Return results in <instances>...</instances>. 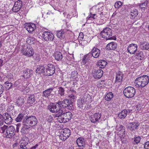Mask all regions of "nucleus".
I'll return each instance as SVG.
<instances>
[{
    "mask_svg": "<svg viewBox=\"0 0 149 149\" xmlns=\"http://www.w3.org/2000/svg\"><path fill=\"white\" fill-rule=\"evenodd\" d=\"M61 133V134L60 135L59 138L61 140L64 141L66 140L68 138L66 136L64 135L65 134L63 132Z\"/></svg>",
    "mask_w": 149,
    "mask_h": 149,
    "instance_id": "nucleus-45",
    "label": "nucleus"
},
{
    "mask_svg": "<svg viewBox=\"0 0 149 149\" xmlns=\"http://www.w3.org/2000/svg\"><path fill=\"white\" fill-rule=\"evenodd\" d=\"M33 58L37 61H39L40 59V55L38 54H35L33 56Z\"/></svg>",
    "mask_w": 149,
    "mask_h": 149,
    "instance_id": "nucleus-46",
    "label": "nucleus"
},
{
    "mask_svg": "<svg viewBox=\"0 0 149 149\" xmlns=\"http://www.w3.org/2000/svg\"><path fill=\"white\" fill-rule=\"evenodd\" d=\"M36 146H35L32 147V149H36Z\"/></svg>",
    "mask_w": 149,
    "mask_h": 149,
    "instance_id": "nucleus-62",
    "label": "nucleus"
},
{
    "mask_svg": "<svg viewBox=\"0 0 149 149\" xmlns=\"http://www.w3.org/2000/svg\"><path fill=\"white\" fill-rule=\"evenodd\" d=\"M148 3V1H146L142 3H139V6L142 8H145L146 7V6L147 5Z\"/></svg>",
    "mask_w": 149,
    "mask_h": 149,
    "instance_id": "nucleus-48",
    "label": "nucleus"
},
{
    "mask_svg": "<svg viewBox=\"0 0 149 149\" xmlns=\"http://www.w3.org/2000/svg\"><path fill=\"white\" fill-rule=\"evenodd\" d=\"M22 141L23 142H21L18 146L19 149H27L26 146L28 144V143L24 141Z\"/></svg>",
    "mask_w": 149,
    "mask_h": 149,
    "instance_id": "nucleus-33",
    "label": "nucleus"
},
{
    "mask_svg": "<svg viewBox=\"0 0 149 149\" xmlns=\"http://www.w3.org/2000/svg\"><path fill=\"white\" fill-rule=\"evenodd\" d=\"M23 72V74L22 75V76L24 79H27L29 78L30 77L29 74L28 72L27 71L26 69L24 70Z\"/></svg>",
    "mask_w": 149,
    "mask_h": 149,
    "instance_id": "nucleus-41",
    "label": "nucleus"
},
{
    "mask_svg": "<svg viewBox=\"0 0 149 149\" xmlns=\"http://www.w3.org/2000/svg\"><path fill=\"white\" fill-rule=\"evenodd\" d=\"M138 11L136 9H131L130 11L131 16L132 17L131 18H134L137 16L138 14Z\"/></svg>",
    "mask_w": 149,
    "mask_h": 149,
    "instance_id": "nucleus-37",
    "label": "nucleus"
},
{
    "mask_svg": "<svg viewBox=\"0 0 149 149\" xmlns=\"http://www.w3.org/2000/svg\"><path fill=\"white\" fill-rule=\"evenodd\" d=\"M123 93L126 97L131 98L134 96L136 93V91L134 87L128 86L124 90Z\"/></svg>",
    "mask_w": 149,
    "mask_h": 149,
    "instance_id": "nucleus-7",
    "label": "nucleus"
},
{
    "mask_svg": "<svg viewBox=\"0 0 149 149\" xmlns=\"http://www.w3.org/2000/svg\"><path fill=\"white\" fill-rule=\"evenodd\" d=\"M93 16V19H95L97 17V16H96V15L95 14H93L92 15Z\"/></svg>",
    "mask_w": 149,
    "mask_h": 149,
    "instance_id": "nucleus-57",
    "label": "nucleus"
},
{
    "mask_svg": "<svg viewBox=\"0 0 149 149\" xmlns=\"http://www.w3.org/2000/svg\"><path fill=\"white\" fill-rule=\"evenodd\" d=\"M27 71L28 72L29 74V75L30 77H31L33 75V71L31 70H30L27 68H26Z\"/></svg>",
    "mask_w": 149,
    "mask_h": 149,
    "instance_id": "nucleus-52",
    "label": "nucleus"
},
{
    "mask_svg": "<svg viewBox=\"0 0 149 149\" xmlns=\"http://www.w3.org/2000/svg\"><path fill=\"white\" fill-rule=\"evenodd\" d=\"M100 35V36L106 40H116V38L113 36L112 31L111 29L107 27L103 29L101 32Z\"/></svg>",
    "mask_w": 149,
    "mask_h": 149,
    "instance_id": "nucleus-5",
    "label": "nucleus"
},
{
    "mask_svg": "<svg viewBox=\"0 0 149 149\" xmlns=\"http://www.w3.org/2000/svg\"><path fill=\"white\" fill-rule=\"evenodd\" d=\"M101 117V114L99 113H94L93 115L90 117V119L92 123L97 122Z\"/></svg>",
    "mask_w": 149,
    "mask_h": 149,
    "instance_id": "nucleus-22",
    "label": "nucleus"
},
{
    "mask_svg": "<svg viewBox=\"0 0 149 149\" xmlns=\"http://www.w3.org/2000/svg\"><path fill=\"white\" fill-rule=\"evenodd\" d=\"M127 113L126 110H124L118 114V116L121 119H124L127 116Z\"/></svg>",
    "mask_w": 149,
    "mask_h": 149,
    "instance_id": "nucleus-29",
    "label": "nucleus"
},
{
    "mask_svg": "<svg viewBox=\"0 0 149 149\" xmlns=\"http://www.w3.org/2000/svg\"><path fill=\"white\" fill-rule=\"evenodd\" d=\"M136 55L138 57H140V60H141L143 58V53L141 51H138L136 53Z\"/></svg>",
    "mask_w": 149,
    "mask_h": 149,
    "instance_id": "nucleus-43",
    "label": "nucleus"
},
{
    "mask_svg": "<svg viewBox=\"0 0 149 149\" xmlns=\"http://www.w3.org/2000/svg\"><path fill=\"white\" fill-rule=\"evenodd\" d=\"M139 125V123H130L128 124L127 127L129 130L133 131L137 129Z\"/></svg>",
    "mask_w": 149,
    "mask_h": 149,
    "instance_id": "nucleus-20",
    "label": "nucleus"
},
{
    "mask_svg": "<svg viewBox=\"0 0 149 149\" xmlns=\"http://www.w3.org/2000/svg\"><path fill=\"white\" fill-rule=\"evenodd\" d=\"M7 88H10L11 87H12V83H7Z\"/></svg>",
    "mask_w": 149,
    "mask_h": 149,
    "instance_id": "nucleus-55",
    "label": "nucleus"
},
{
    "mask_svg": "<svg viewBox=\"0 0 149 149\" xmlns=\"http://www.w3.org/2000/svg\"><path fill=\"white\" fill-rule=\"evenodd\" d=\"M137 48V45L136 44L132 43L128 46L127 51L130 54H133L136 51Z\"/></svg>",
    "mask_w": 149,
    "mask_h": 149,
    "instance_id": "nucleus-16",
    "label": "nucleus"
},
{
    "mask_svg": "<svg viewBox=\"0 0 149 149\" xmlns=\"http://www.w3.org/2000/svg\"><path fill=\"white\" fill-rule=\"evenodd\" d=\"M36 72L39 74L45 73V65H41L36 69Z\"/></svg>",
    "mask_w": 149,
    "mask_h": 149,
    "instance_id": "nucleus-27",
    "label": "nucleus"
},
{
    "mask_svg": "<svg viewBox=\"0 0 149 149\" xmlns=\"http://www.w3.org/2000/svg\"><path fill=\"white\" fill-rule=\"evenodd\" d=\"M100 50L97 48L94 47L91 52L88 53V55H89L90 56H92L94 58H97L100 56Z\"/></svg>",
    "mask_w": 149,
    "mask_h": 149,
    "instance_id": "nucleus-13",
    "label": "nucleus"
},
{
    "mask_svg": "<svg viewBox=\"0 0 149 149\" xmlns=\"http://www.w3.org/2000/svg\"><path fill=\"white\" fill-rule=\"evenodd\" d=\"M47 121L49 122H51L53 120V117L51 116H49L47 117Z\"/></svg>",
    "mask_w": 149,
    "mask_h": 149,
    "instance_id": "nucleus-54",
    "label": "nucleus"
},
{
    "mask_svg": "<svg viewBox=\"0 0 149 149\" xmlns=\"http://www.w3.org/2000/svg\"><path fill=\"white\" fill-rule=\"evenodd\" d=\"M25 101L23 97L19 96L15 102L16 105L19 107H23Z\"/></svg>",
    "mask_w": 149,
    "mask_h": 149,
    "instance_id": "nucleus-17",
    "label": "nucleus"
},
{
    "mask_svg": "<svg viewBox=\"0 0 149 149\" xmlns=\"http://www.w3.org/2000/svg\"><path fill=\"white\" fill-rule=\"evenodd\" d=\"M2 118H1L4 121L5 123L7 124L11 123L13 120V119L10 115L7 113H5L2 115Z\"/></svg>",
    "mask_w": 149,
    "mask_h": 149,
    "instance_id": "nucleus-12",
    "label": "nucleus"
},
{
    "mask_svg": "<svg viewBox=\"0 0 149 149\" xmlns=\"http://www.w3.org/2000/svg\"><path fill=\"white\" fill-rule=\"evenodd\" d=\"M57 104H58L60 105V107L65 108L68 107V109H72L73 104L72 102H69V100L65 99L63 101H59L57 102Z\"/></svg>",
    "mask_w": 149,
    "mask_h": 149,
    "instance_id": "nucleus-8",
    "label": "nucleus"
},
{
    "mask_svg": "<svg viewBox=\"0 0 149 149\" xmlns=\"http://www.w3.org/2000/svg\"><path fill=\"white\" fill-rule=\"evenodd\" d=\"M61 132H63L65 135L66 136L67 138L69 137L71 134L70 130L67 128L63 129L62 130Z\"/></svg>",
    "mask_w": 149,
    "mask_h": 149,
    "instance_id": "nucleus-36",
    "label": "nucleus"
},
{
    "mask_svg": "<svg viewBox=\"0 0 149 149\" xmlns=\"http://www.w3.org/2000/svg\"><path fill=\"white\" fill-rule=\"evenodd\" d=\"M123 74L120 71L117 72L116 73L115 83L118 84V85L120 84L122 81Z\"/></svg>",
    "mask_w": 149,
    "mask_h": 149,
    "instance_id": "nucleus-15",
    "label": "nucleus"
},
{
    "mask_svg": "<svg viewBox=\"0 0 149 149\" xmlns=\"http://www.w3.org/2000/svg\"><path fill=\"white\" fill-rule=\"evenodd\" d=\"M22 7V1L18 0L15 2L12 10L15 12H18Z\"/></svg>",
    "mask_w": 149,
    "mask_h": 149,
    "instance_id": "nucleus-14",
    "label": "nucleus"
},
{
    "mask_svg": "<svg viewBox=\"0 0 149 149\" xmlns=\"http://www.w3.org/2000/svg\"><path fill=\"white\" fill-rule=\"evenodd\" d=\"M21 124L20 123H18L16 125L17 127H19L21 126Z\"/></svg>",
    "mask_w": 149,
    "mask_h": 149,
    "instance_id": "nucleus-58",
    "label": "nucleus"
},
{
    "mask_svg": "<svg viewBox=\"0 0 149 149\" xmlns=\"http://www.w3.org/2000/svg\"><path fill=\"white\" fill-rule=\"evenodd\" d=\"M122 5V3L120 1L116 2L115 4V7L116 8H119Z\"/></svg>",
    "mask_w": 149,
    "mask_h": 149,
    "instance_id": "nucleus-47",
    "label": "nucleus"
},
{
    "mask_svg": "<svg viewBox=\"0 0 149 149\" xmlns=\"http://www.w3.org/2000/svg\"><path fill=\"white\" fill-rule=\"evenodd\" d=\"M57 102L54 103L50 104L48 106V109L52 113H55L54 114L55 118H57L62 114L63 111L61 109L60 105L57 104Z\"/></svg>",
    "mask_w": 149,
    "mask_h": 149,
    "instance_id": "nucleus-4",
    "label": "nucleus"
},
{
    "mask_svg": "<svg viewBox=\"0 0 149 149\" xmlns=\"http://www.w3.org/2000/svg\"><path fill=\"white\" fill-rule=\"evenodd\" d=\"M55 59L57 61H60L63 58V55L60 52L57 51L54 54Z\"/></svg>",
    "mask_w": 149,
    "mask_h": 149,
    "instance_id": "nucleus-32",
    "label": "nucleus"
},
{
    "mask_svg": "<svg viewBox=\"0 0 149 149\" xmlns=\"http://www.w3.org/2000/svg\"><path fill=\"white\" fill-rule=\"evenodd\" d=\"M53 89V88H50L45 90L43 92V96L45 97H48L50 95Z\"/></svg>",
    "mask_w": 149,
    "mask_h": 149,
    "instance_id": "nucleus-31",
    "label": "nucleus"
},
{
    "mask_svg": "<svg viewBox=\"0 0 149 149\" xmlns=\"http://www.w3.org/2000/svg\"><path fill=\"white\" fill-rule=\"evenodd\" d=\"M149 82L148 76L144 75L137 78L135 80L134 83L136 87L143 88L146 86Z\"/></svg>",
    "mask_w": 149,
    "mask_h": 149,
    "instance_id": "nucleus-3",
    "label": "nucleus"
},
{
    "mask_svg": "<svg viewBox=\"0 0 149 149\" xmlns=\"http://www.w3.org/2000/svg\"><path fill=\"white\" fill-rule=\"evenodd\" d=\"M35 41V38L32 37H29L26 39V42L28 44V45H29V43H31L33 44L34 43Z\"/></svg>",
    "mask_w": 149,
    "mask_h": 149,
    "instance_id": "nucleus-39",
    "label": "nucleus"
},
{
    "mask_svg": "<svg viewBox=\"0 0 149 149\" xmlns=\"http://www.w3.org/2000/svg\"><path fill=\"white\" fill-rule=\"evenodd\" d=\"M139 47L141 49L148 50L149 49V43H141Z\"/></svg>",
    "mask_w": 149,
    "mask_h": 149,
    "instance_id": "nucleus-35",
    "label": "nucleus"
},
{
    "mask_svg": "<svg viewBox=\"0 0 149 149\" xmlns=\"http://www.w3.org/2000/svg\"><path fill=\"white\" fill-rule=\"evenodd\" d=\"M42 35L43 38L47 41H52L54 38L53 35L48 31L44 32Z\"/></svg>",
    "mask_w": 149,
    "mask_h": 149,
    "instance_id": "nucleus-11",
    "label": "nucleus"
},
{
    "mask_svg": "<svg viewBox=\"0 0 149 149\" xmlns=\"http://www.w3.org/2000/svg\"><path fill=\"white\" fill-rule=\"evenodd\" d=\"M88 54H87L86 55H85L84 57L82 59V61L84 64H85L86 63V57H90L89 55H88Z\"/></svg>",
    "mask_w": 149,
    "mask_h": 149,
    "instance_id": "nucleus-49",
    "label": "nucleus"
},
{
    "mask_svg": "<svg viewBox=\"0 0 149 149\" xmlns=\"http://www.w3.org/2000/svg\"><path fill=\"white\" fill-rule=\"evenodd\" d=\"M22 52L23 55L29 57L33 56L34 54L33 49L30 45H27V47L23 48Z\"/></svg>",
    "mask_w": 149,
    "mask_h": 149,
    "instance_id": "nucleus-9",
    "label": "nucleus"
},
{
    "mask_svg": "<svg viewBox=\"0 0 149 149\" xmlns=\"http://www.w3.org/2000/svg\"><path fill=\"white\" fill-rule=\"evenodd\" d=\"M116 13H114L113 15H112V16H115L116 15Z\"/></svg>",
    "mask_w": 149,
    "mask_h": 149,
    "instance_id": "nucleus-64",
    "label": "nucleus"
},
{
    "mask_svg": "<svg viewBox=\"0 0 149 149\" xmlns=\"http://www.w3.org/2000/svg\"><path fill=\"white\" fill-rule=\"evenodd\" d=\"M3 65V61L2 60L0 59V67H1Z\"/></svg>",
    "mask_w": 149,
    "mask_h": 149,
    "instance_id": "nucleus-56",
    "label": "nucleus"
},
{
    "mask_svg": "<svg viewBox=\"0 0 149 149\" xmlns=\"http://www.w3.org/2000/svg\"><path fill=\"white\" fill-rule=\"evenodd\" d=\"M36 26L35 24L29 23L26 25L25 28L29 32L31 33L36 29Z\"/></svg>",
    "mask_w": 149,
    "mask_h": 149,
    "instance_id": "nucleus-21",
    "label": "nucleus"
},
{
    "mask_svg": "<svg viewBox=\"0 0 149 149\" xmlns=\"http://www.w3.org/2000/svg\"><path fill=\"white\" fill-rule=\"evenodd\" d=\"M23 129H22L21 132L22 133H24V131H23Z\"/></svg>",
    "mask_w": 149,
    "mask_h": 149,
    "instance_id": "nucleus-63",
    "label": "nucleus"
},
{
    "mask_svg": "<svg viewBox=\"0 0 149 149\" xmlns=\"http://www.w3.org/2000/svg\"><path fill=\"white\" fill-rule=\"evenodd\" d=\"M0 129L1 133L5 134L6 137L7 138H12L15 135V129L13 126H8L4 125L1 127Z\"/></svg>",
    "mask_w": 149,
    "mask_h": 149,
    "instance_id": "nucleus-2",
    "label": "nucleus"
},
{
    "mask_svg": "<svg viewBox=\"0 0 149 149\" xmlns=\"http://www.w3.org/2000/svg\"><path fill=\"white\" fill-rule=\"evenodd\" d=\"M92 15V14H91V16H90V17H88V19H91V18H93V16Z\"/></svg>",
    "mask_w": 149,
    "mask_h": 149,
    "instance_id": "nucleus-59",
    "label": "nucleus"
},
{
    "mask_svg": "<svg viewBox=\"0 0 149 149\" xmlns=\"http://www.w3.org/2000/svg\"><path fill=\"white\" fill-rule=\"evenodd\" d=\"M72 114L70 112L63 113L61 115L56 118L57 121L60 123H65L70 120L72 117Z\"/></svg>",
    "mask_w": 149,
    "mask_h": 149,
    "instance_id": "nucleus-6",
    "label": "nucleus"
},
{
    "mask_svg": "<svg viewBox=\"0 0 149 149\" xmlns=\"http://www.w3.org/2000/svg\"><path fill=\"white\" fill-rule=\"evenodd\" d=\"M65 30H64L57 31L56 33V35L60 39H63L65 37Z\"/></svg>",
    "mask_w": 149,
    "mask_h": 149,
    "instance_id": "nucleus-26",
    "label": "nucleus"
},
{
    "mask_svg": "<svg viewBox=\"0 0 149 149\" xmlns=\"http://www.w3.org/2000/svg\"><path fill=\"white\" fill-rule=\"evenodd\" d=\"M46 75L50 76L53 75L55 72L54 66L51 64H48L45 65Z\"/></svg>",
    "mask_w": 149,
    "mask_h": 149,
    "instance_id": "nucleus-10",
    "label": "nucleus"
},
{
    "mask_svg": "<svg viewBox=\"0 0 149 149\" xmlns=\"http://www.w3.org/2000/svg\"><path fill=\"white\" fill-rule=\"evenodd\" d=\"M144 148L145 149H149V141L145 143L144 145Z\"/></svg>",
    "mask_w": 149,
    "mask_h": 149,
    "instance_id": "nucleus-53",
    "label": "nucleus"
},
{
    "mask_svg": "<svg viewBox=\"0 0 149 149\" xmlns=\"http://www.w3.org/2000/svg\"><path fill=\"white\" fill-rule=\"evenodd\" d=\"M24 114L23 113L19 114L16 118L15 120L17 122H20L23 118Z\"/></svg>",
    "mask_w": 149,
    "mask_h": 149,
    "instance_id": "nucleus-40",
    "label": "nucleus"
},
{
    "mask_svg": "<svg viewBox=\"0 0 149 149\" xmlns=\"http://www.w3.org/2000/svg\"><path fill=\"white\" fill-rule=\"evenodd\" d=\"M38 120L35 116H26L23 122L24 128L25 129L30 128L37 125Z\"/></svg>",
    "mask_w": 149,
    "mask_h": 149,
    "instance_id": "nucleus-1",
    "label": "nucleus"
},
{
    "mask_svg": "<svg viewBox=\"0 0 149 149\" xmlns=\"http://www.w3.org/2000/svg\"><path fill=\"white\" fill-rule=\"evenodd\" d=\"M76 142L78 146H83L85 144V140L83 138L79 137L77 139Z\"/></svg>",
    "mask_w": 149,
    "mask_h": 149,
    "instance_id": "nucleus-25",
    "label": "nucleus"
},
{
    "mask_svg": "<svg viewBox=\"0 0 149 149\" xmlns=\"http://www.w3.org/2000/svg\"><path fill=\"white\" fill-rule=\"evenodd\" d=\"M19 127H16V131L17 132H19Z\"/></svg>",
    "mask_w": 149,
    "mask_h": 149,
    "instance_id": "nucleus-61",
    "label": "nucleus"
},
{
    "mask_svg": "<svg viewBox=\"0 0 149 149\" xmlns=\"http://www.w3.org/2000/svg\"><path fill=\"white\" fill-rule=\"evenodd\" d=\"M36 101L35 96L34 95H29L27 99V102L26 104H31Z\"/></svg>",
    "mask_w": 149,
    "mask_h": 149,
    "instance_id": "nucleus-23",
    "label": "nucleus"
},
{
    "mask_svg": "<svg viewBox=\"0 0 149 149\" xmlns=\"http://www.w3.org/2000/svg\"><path fill=\"white\" fill-rule=\"evenodd\" d=\"M84 35L83 33L81 32L79 33L78 37V39L80 40H82L83 39Z\"/></svg>",
    "mask_w": 149,
    "mask_h": 149,
    "instance_id": "nucleus-51",
    "label": "nucleus"
},
{
    "mask_svg": "<svg viewBox=\"0 0 149 149\" xmlns=\"http://www.w3.org/2000/svg\"><path fill=\"white\" fill-rule=\"evenodd\" d=\"M4 87L1 84H0V96L1 97L2 94L4 91Z\"/></svg>",
    "mask_w": 149,
    "mask_h": 149,
    "instance_id": "nucleus-50",
    "label": "nucleus"
},
{
    "mask_svg": "<svg viewBox=\"0 0 149 149\" xmlns=\"http://www.w3.org/2000/svg\"><path fill=\"white\" fill-rule=\"evenodd\" d=\"M141 138L140 136L135 137L134 138L133 143L136 144L139 143L140 142Z\"/></svg>",
    "mask_w": 149,
    "mask_h": 149,
    "instance_id": "nucleus-44",
    "label": "nucleus"
},
{
    "mask_svg": "<svg viewBox=\"0 0 149 149\" xmlns=\"http://www.w3.org/2000/svg\"><path fill=\"white\" fill-rule=\"evenodd\" d=\"M107 64V62L104 60H100L98 62L99 68H104Z\"/></svg>",
    "mask_w": 149,
    "mask_h": 149,
    "instance_id": "nucleus-34",
    "label": "nucleus"
},
{
    "mask_svg": "<svg viewBox=\"0 0 149 149\" xmlns=\"http://www.w3.org/2000/svg\"><path fill=\"white\" fill-rule=\"evenodd\" d=\"M113 95L112 92L108 93L105 97V100L107 101L110 100L113 97Z\"/></svg>",
    "mask_w": 149,
    "mask_h": 149,
    "instance_id": "nucleus-38",
    "label": "nucleus"
},
{
    "mask_svg": "<svg viewBox=\"0 0 149 149\" xmlns=\"http://www.w3.org/2000/svg\"><path fill=\"white\" fill-rule=\"evenodd\" d=\"M116 130L119 131L123 132V133H122L123 135H122V136H120V139L123 142L124 140L122 139V137H124L125 136V127H124L122 125H117L116 127Z\"/></svg>",
    "mask_w": 149,
    "mask_h": 149,
    "instance_id": "nucleus-18",
    "label": "nucleus"
},
{
    "mask_svg": "<svg viewBox=\"0 0 149 149\" xmlns=\"http://www.w3.org/2000/svg\"><path fill=\"white\" fill-rule=\"evenodd\" d=\"M117 47L116 44L112 42L109 43L106 46V48L108 50H115Z\"/></svg>",
    "mask_w": 149,
    "mask_h": 149,
    "instance_id": "nucleus-24",
    "label": "nucleus"
},
{
    "mask_svg": "<svg viewBox=\"0 0 149 149\" xmlns=\"http://www.w3.org/2000/svg\"><path fill=\"white\" fill-rule=\"evenodd\" d=\"M58 94L61 96H63L65 94V90L61 87L58 88Z\"/></svg>",
    "mask_w": 149,
    "mask_h": 149,
    "instance_id": "nucleus-42",
    "label": "nucleus"
},
{
    "mask_svg": "<svg viewBox=\"0 0 149 149\" xmlns=\"http://www.w3.org/2000/svg\"><path fill=\"white\" fill-rule=\"evenodd\" d=\"M72 93L69 96V100H70V102H72V104L73 102L74 101V100L76 98V92L74 90L71 91Z\"/></svg>",
    "mask_w": 149,
    "mask_h": 149,
    "instance_id": "nucleus-28",
    "label": "nucleus"
},
{
    "mask_svg": "<svg viewBox=\"0 0 149 149\" xmlns=\"http://www.w3.org/2000/svg\"><path fill=\"white\" fill-rule=\"evenodd\" d=\"M22 90H25V89H26V87L25 86H22Z\"/></svg>",
    "mask_w": 149,
    "mask_h": 149,
    "instance_id": "nucleus-60",
    "label": "nucleus"
},
{
    "mask_svg": "<svg viewBox=\"0 0 149 149\" xmlns=\"http://www.w3.org/2000/svg\"><path fill=\"white\" fill-rule=\"evenodd\" d=\"M85 104V102L83 98H81L77 100V105L78 107L81 109H82L84 105Z\"/></svg>",
    "mask_w": 149,
    "mask_h": 149,
    "instance_id": "nucleus-30",
    "label": "nucleus"
},
{
    "mask_svg": "<svg viewBox=\"0 0 149 149\" xmlns=\"http://www.w3.org/2000/svg\"><path fill=\"white\" fill-rule=\"evenodd\" d=\"M103 72L101 69L95 70L93 72V76L95 79H99L102 76Z\"/></svg>",
    "mask_w": 149,
    "mask_h": 149,
    "instance_id": "nucleus-19",
    "label": "nucleus"
}]
</instances>
